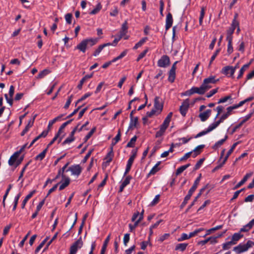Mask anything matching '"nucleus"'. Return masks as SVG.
<instances>
[{
	"label": "nucleus",
	"mask_w": 254,
	"mask_h": 254,
	"mask_svg": "<svg viewBox=\"0 0 254 254\" xmlns=\"http://www.w3.org/2000/svg\"><path fill=\"white\" fill-rule=\"evenodd\" d=\"M98 42L97 38H88L83 40L79 43L75 47V49H77L85 53L86 49L89 47H91L95 45Z\"/></svg>",
	"instance_id": "f257e3e1"
},
{
	"label": "nucleus",
	"mask_w": 254,
	"mask_h": 254,
	"mask_svg": "<svg viewBox=\"0 0 254 254\" xmlns=\"http://www.w3.org/2000/svg\"><path fill=\"white\" fill-rule=\"evenodd\" d=\"M237 18L238 14L236 13L234 15L231 26L227 31V41H232L233 40V34L237 26L239 25V21L237 20Z\"/></svg>",
	"instance_id": "f03ea898"
},
{
	"label": "nucleus",
	"mask_w": 254,
	"mask_h": 254,
	"mask_svg": "<svg viewBox=\"0 0 254 254\" xmlns=\"http://www.w3.org/2000/svg\"><path fill=\"white\" fill-rule=\"evenodd\" d=\"M254 246V242L249 240L245 244H240L237 246L233 248V251L237 254H241L247 251L249 249Z\"/></svg>",
	"instance_id": "7ed1b4c3"
},
{
	"label": "nucleus",
	"mask_w": 254,
	"mask_h": 254,
	"mask_svg": "<svg viewBox=\"0 0 254 254\" xmlns=\"http://www.w3.org/2000/svg\"><path fill=\"white\" fill-rule=\"evenodd\" d=\"M198 180H195V181L193 184V186L189 190L188 194L185 196L183 202L181 204V205L180 206L181 208H183L187 204V203H188V201L190 199L192 193L196 189L197 186H198Z\"/></svg>",
	"instance_id": "20e7f679"
},
{
	"label": "nucleus",
	"mask_w": 254,
	"mask_h": 254,
	"mask_svg": "<svg viewBox=\"0 0 254 254\" xmlns=\"http://www.w3.org/2000/svg\"><path fill=\"white\" fill-rule=\"evenodd\" d=\"M238 67V64H237L234 67L229 65L226 66L222 69L221 72L225 75L233 78L234 73Z\"/></svg>",
	"instance_id": "39448f33"
},
{
	"label": "nucleus",
	"mask_w": 254,
	"mask_h": 254,
	"mask_svg": "<svg viewBox=\"0 0 254 254\" xmlns=\"http://www.w3.org/2000/svg\"><path fill=\"white\" fill-rule=\"evenodd\" d=\"M82 168L80 165H73L70 166L66 171H70L71 175L78 177L81 174Z\"/></svg>",
	"instance_id": "423d86ee"
},
{
	"label": "nucleus",
	"mask_w": 254,
	"mask_h": 254,
	"mask_svg": "<svg viewBox=\"0 0 254 254\" xmlns=\"http://www.w3.org/2000/svg\"><path fill=\"white\" fill-rule=\"evenodd\" d=\"M27 144H25L23 145L20 150L19 151H17L10 157L9 160H8V164L10 166H12L14 165V163L15 162L16 160L19 157L20 154L24 150V149L27 147Z\"/></svg>",
	"instance_id": "0eeeda50"
},
{
	"label": "nucleus",
	"mask_w": 254,
	"mask_h": 254,
	"mask_svg": "<svg viewBox=\"0 0 254 254\" xmlns=\"http://www.w3.org/2000/svg\"><path fill=\"white\" fill-rule=\"evenodd\" d=\"M83 246V242L81 238H80L70 247L69 254H76L78 249H80Z\"/></svg>",
	"instance_id": "6e6552de"
},
{
	"label": "nucleus",
	"mask_w": 254,
	"mask_h": 254,
	"mask_svg": "<svg viewBox=\"0 0 254 254\" xmlns=\"http://www.w3.org/2000/svg\"><path fill=\"white\" fill-rule=\"evenodd\" d=\"M170 61L169 57L167 55H163L158 60L157 62V65L160 67H166L169 65Z\"/></svg>",
	"instance_id": "1a4fd4ad"
},
{
	"label": "nucleus",
	"mask_w": 254,
	"mask_h": 254,
	"mask_svg": "<svg viewBox=\"0 0 254 254\" xmlns=\"http://www.w3.org/2000/svg\"><path fill=\"white\" fill-rule=\"evenodd\" d=\"M218 81H219V79H216L215 76L211 75V76H209L207 78H205L203 80L202 84L203 85V86L205 87V88L207 91L208 89H210V87H208L207 85H208V83L211 84H215Z\"/></svg>",
	"instance_id": "9d476101"
},
{
	"label": "nucleus",
	"mask_w": 254,
	"mask_h": 254,
	"mask_svg": "<svg viewBox=\"0 0 254 254\" xmlns=\"http://www.w3.org/2000/svg\"><path fill=\"white\" fill-rule=\"evenodd\" d=\"M154 107L157 111H162L163 108V101L160 97L156 96L154 98Z\"/></svg>",
	"instance_id": "9b49d317"
},
{
	"label": "nucleus",
	"mask_w": 254,
	"mask_h": 254,
	"mask_svg": "<svg viewBox=\"0 0 254 254\" xmlns=\"http://www.w3.org/2000/svg\"><path fill=\"white\" fill-rule=\"evenodd\" d=\"M254 98L253 96L250 97L248 98L247 99L241 101L238 104H236V105H234L233 106H229L227 108V111H232L233 110L236 109L238 108V107L242 106L244 104H245L247 102L252 101L254 99Z\"/></svg>",
	"instance_id": "f8f14e48"
},
{
	"label": "nucleus",
	"mask_w": 254,
	"mask_h": 254,
	"mask_svg": "<svg viewBox=\"0 0 254 254\" xmlns=\"http://www.w3.org/2000/svg\"><path fill=\"white\" fill-rule=\"evenodd\" d=\"M254 98L253 96L250 97L248 98L247 99L241 101L238 104H236V105H234L233 106H229L227 108V111H232L233 110L236 109L238 108V107L242 106L244 104H245L247 102L252 101L254 99Z\"/></svg>",
	"instance_id": "ddd939ff"
},
{
	"label": "nucleus",
	"mask_w": 254,
	"mask_h": 254,
	"mask_svg": "<svg viewBox=\"0 0 254 254\" xmlns=\"http://www.w3.org/2000/svg\"><path fill=\"white\" fill-rule=\"evenodd\" d=\"M231 114V112H226L221 115L220 119L211 125L215 128L218 126V125L222 122H223L225 119H226Z\"/></svg>",
	"instance_id": "4468645a"
},
{
	"label": "nucleus",
	"mask_w": 254,
	"mask_h": 254,
	"mask_svg": "<svg viewBox=\"0 0 254 254\" xmlns=\"http://www.w3.org/2000/svg\"><path fill=\"white\" fill-rule=\"evenodd\" d=\"M76 113V112H72L71 114H70L69 115L67 116L64 119H62V117H63V115H61V116H59L56 117L54 119H53V120H52L49 121V124H48V127L49 128L51 127H52L54 125V124H55L57 121H61L62 120H64V119H66L67 118H70V117H72Z\"/></svg>",
	"instance_id": "2eb2a0df"
},
{
	"label": "nucleus",
	"mask_w": 254,
	"mask_h": 254,
	"mask_svg": "<svg viewBox=\"0 0 254 254\" xmlns=\"http://www.w3.org/2000/svg\"><path fill=\"white\" fill-rule=\"evenodd\" d=\"M191 91L192 92L193 94L197 93L200 95H202L205 93L207 91L202 84L199 87H192L191 88Z\"/></svg>",
	"instance_id": "dca6fc26"
},
{
	"label": "nucleus",
	"mask_w": 254,
	"mask_h": 254,
	"mask_svg": "<svg viewBox=\"0 0 254 254\" xmlns=\"http://www.w3.org/2000/svg\"><path fill=\"white\" fill-rule=\"evenodd\" d=\"M173 22V16L171 13L169 12L166 15L165 29L167 31L172 26Z\"/></svg>",
	"instance_id": "f3484780"
},
{
	"label": "nucleus",
	"mask_w": 254,
	"mask_h": 254,
	"mask_svg": "<svg viewBox=\"0 0 254 254\" xmlns=\"http://www.w3.org/2000/svg\"><path fill=\"white\" fill-rule=\"evenodd\" d=\"M252 116V113H250L248 115H247L245 118H243L239 124L236 126L232 130V133H234L236 130L239 128L243 124H244L246 122H247L248 120H249Z\"/></svg>",
	"instance_id": "a211bd4d"
},
{
	"label": "nucleus",
	"mask_w": 254,
	"mask_h": 254,
	"mask_svg": "<svg viewBox=\"0 0 254 254\" xmlns=\"http://www.w3.org/2000/svg\"><path fill=\"white\" fill-rule=\"evenodd\" d=\"M253 175V173H247L243 178V179L239 182L236 186L234 188V190L237 189L242 186L249 178H250Z\"/></svg>",
	"instance_id": "6ab92c4d"
},
{
	"label": "nucleus",
	"mask_w": 254,
	"mask_h": 254,
	"mask_svg": "<svg viewBox=\"0 0 254 254\" xmlns=\"http://www.w3.org/2000/svg\"><path fill=\"white\" fill-rule=\"evenodd\" d=\"M214 129H215L214 128V127L212 126V125L211 124L207 129H206L205 130H204L200 132H199L198 133H197L195 136H194V138H198L199 137H201L203 135H204L205 134H206L207 133H208V132L211 131L212 130H213Z\"/></svg>",
	"instance_id": "aec40b11"
},
{
	"label": "nucleus",
	"mask_w": 254,
	"mask_h": 254,
	"mask_svg": "<svg viewBox=\"0 0 254 254\" xmlns=\"http://www.w3.org/2000/svg\"><path fill=\"white\" fill-rule=\"evenodd\" d=\"M131 177L129 176H127L126 179L123 181V182L122 183L120 189H119V192H121L123 191L124 188L129 184L130 180L131 179Z\"/></svg>",
	"instance_id": "412c9836"
},
{
	"label": "nucleus",
	"mask_w": 254,
	"mask_h": 254,
	"mask_svg": "<svg viewBox=\"0 0 254 254\" xmlns=\"http://www.w3.org/2000/svg\"><path fill=\"white\" fill-rule=\"evenodd\" d=\"M243 236L244 235L241 234L240 232L239 233H235L233 235L231 241L233 243V245H235Z\"/></svg>",
	"instance_id": "4be33fe9"
},
{
	"label": "nucleus",
	"mask_w": 254,
	"mask_h": 254,
	"mask_svg": "<svg viewBox=\"0 0 254 254\" xmlns=\"http://www.w3.org/2000/svg\"><path fill=\"white\" fill-rule=\"evenodd\" d=\"M133 112H130V122L128 127L129 129H131L133 127H134L136 126L138 121V119L137 117H133Z\"/></svg>",
	"instance_id": "5701e85b"
},
{
	"label": "nucleus",
	"mask_w": 254,
	"mask_h": 254,
	"mask_svg": "<svg viewBox=\"0 0 254 254\" xmlns=\"http://www.w3.org/2000/svg\"><path fill=\"white\" fill-rule=\"evenodd\" d=\"M161 163V161H158L155 166L151 169L149 173L147 175V177L151 175H153L156 174L157 172H158L160 168L159 167V165Z\"/></svg>",
	"instance_id": "b1692460"
},
{
	"label": "nucleus",
	"mask_w": 254,
	"mask_h": 254,
	"mask_svg": "<svg viewBox=\"0 0 254 254\" xmlns=\"http://www.w3.org/2000/svg\"><path fill=\"white\" fill-rule=\"evenodd\" d=\"M48 133V131L47 130H44L43 132L39 134L38 136L36 137L31 142L30 145L27 147L28 148H30L36 141H37L39 139H40L41 137H46Z\"/></svg>",
	"instance_id": "393cba45"
},
{
	"label": "nucleus",
	"mask_w": 254,
	"mask_h": 254,
	"mask_svg": "<svg viewBox=\"0 0 254 254\" xmlns=\"http://www.w3.org/2000/svg\"><path fill=\"white\" fill-rule=\"evenodd\" d=\"M254 225V219L240 229V232H248Z\"/></svg>",
	"instance_id": "a878e982"
},
{
	"label": "nucleus",
	"mask_w": 254,
	"mask_h": 254,
	"mask_svg": "<svg viewBox=\"0 0 254 254\" xmlns=\"http://www.w3.org/2000/svg\"><path fill=\"white\" fill-rule=\"evenodd\" d=\"M109 45L110 44L109 43H105L104 44L99 45L97 49H96L93 53V56L94 57L97 56L105 47L109 46Z\"/></svg>",
	"instance_id": "bb28decb"
},
{
	"label": "nucleus",
	"mask_w": 254,
	"mask_h": 254,
	"mask_svg": "<svg viewBox=\"0 0 254 254\" xmlns=\"http://www.w3.org/2000/svg\"><path fill=\"white\" fill-rule=\"evenodd\" d=\"M190 101L189 99L185 100L180 107V111H187L189 109Z\"/></svg>",
	"instance_id": "cd10ccee"
},
{
	"label": "nucleus",
	"mask_w": 254,
	"mask_h": 254,
	"mask_svg": "<svg viewBox=\"0 0 254 254\" xmlns=\"http://www.w3.org/2000/svg\"><path fill=\"white\" fill-rule=\"evenodd\" d=\"M172 115H173L172 112H170V113L166 117V118L164 120L163 124L161 125L164 126V127L167 128L169 127V125L170 124L171 118L172 117Z\"/></svg>",
	"instance_id": "c85d7f7f"
},
{
	"label": "nucleus",
	"mask_w": 254,
	"mask_h": 254,
	"mask_svg": "<svg viewBox=\"0 0 254 254\" xmlns=\"http://www.w3.org/2000/svg\"><path fill=\"white\" fill-rule=\"evenodd\" d=\"M138 98H134L131 101H130L128 104V106L127 110L132 109L131 111H135L136 109V105L135 104V101L138 100Z\"/></svg>",
	"instance_id": "c756f323"
},
{
	"label": "nucleus",
	"mask_w": 254,
	"mask_h": 254,
	"mask_svg": "<svg viewBox=\"0 0 254 254\" xmlns=\"http://www.w3.org/2000/svg\"><path fill=\"white\" fill-rule=\"evenodd\" d=\"M167 128L161 125L160 127L159 130L157 131L156 133L155 137L156 138H159L163 135Z\"/></svg>",
	"instance_id": "7c9ffc66"
},
{
	"label": "nucleus",
	"mask_w": 254,
	"mask_h": 254,
	"mask_svg": "<svg viewBox=\"0 0 254 254\" xmlns=\"http://www.w3.org/2000/svg\"><path fill=\"white\" fill-rule=\"evenodd\" d=\"M176 78V71L170 70L169 71V76L168 80L171 82L173 83L174 82Z\"/></svg>",
	"instance_id": "2f4dec72"
},
{
	"label": "nucleus",
	"mask_w": 254,
	"mask_h": 254,
	"mask_svg": "<svg viewBox=\"0 0 254 254\" xmlns=\"http://www.w3.org/2000/svg\"><path fill=\"white\" fill-rule=\"evenodd\" d=\"M48 151V147L45 149L42 152L35 157L36 160L42 161L45 157L46 153Z\"/></svg>",
	"instance_id": "473e14b6"
},
{
	"label": "nucleus",
	"mask_w": 254,
	"mask_h": 254,
	"mask_svg": "<svg viewBox=\"0 0 254 254\" xmlns=\"http://www.w3.org/2000/svg\"><path fill=\"white\" fill-rule=\"evenodd\" d=\"M110 235H109L106 238V239H105L104 242V244L103 245V246L102 247V249H101V253H100V254H104L105 253V252L106 250V248H107V245L110 241Z\"/></svg>",
	"instance_id": "72a5a7b5"
},
{
	"label": "nucleus",
	"mask_w": 254,
	"mask_h": 254,
	"mask_svg": "<svg viewBox=\"0 0 254 254\" xmlns=\"http://www.w3.org/2000/svg\"><path fill=\"white\" fill-rule=\"evenodd\" d=\"M250 64V63L247 64H245L241 67L239 71V74L237 77L238 79H240L242 77L244 71L249 67Z\"/></svg>",
	"instance_id": "f704fd0d"
},
{
	"label": "nucleus",
	"mask_w": 254,
	"mask_h": 254,
	"mask_svg": "<svg viewBox=\"0 0 254 254\" xmlns=\"http://www.w3.org/2000/svg\"><path fill=\"white\" fill-rule=\"evenodd\" d=\"M210 112H201L199 115V117L202 122L205 121L210 116Z\"/></svg>",
	"instance_id": "c9c22d12"
},
{
	"label": "nucleus",
	"mask_w": 254,
	"mask_h": 254,
	"mask_svg": "<svg viewBox=\"0 0 254 254\" xmlns=\"http://www.w3.org/2000/svg\"><path fill=\"white\" fill-rule=\"evenodd\" d=\"M137 149H133L131 151V154L132 155L129 157V159L127 161V163H129L130 164H132L135 158L136 157V154H137Z\"/></svg>",
	"instance_id": "e433bc0d"
},
{
	"label": "nucleus",
	"mask_w": 254,
	"mask_h": 254,
	"mask_svg": "<svg viewBox=\"0 0 254 254\" xmlns=\"http://www.w3.org/2000/svg\"><path fill=\"white\" fill-rule=\"evenodd\" d=\"M64 182L60 185L59 187V190H64L65 187L68 186L70 183V179L69 178H64Z\"/></svg>",
	"instance_id": "4c0bfd02"
},
{
	"label": "nucleus",
	"mask_w": 254,
	"mask_h": 254,
	"mask_svg": "<svg viewBox=\"0 0 254 254\" xmlns=\"http://www.w3.org/2000/svg\"><path fill=\"white\" fill-rule=\"evenodd\" d=\"M147 37H144L142 38L139 42H138L135 46L133 47V50H136L138 48L142 46L144 43L147 41Z\"/></svg>",
	"instance_id": "58836bf2"
},
{
	"label": "nucleus",
	"mask_w": 254,
	"mask_h": 254,
	"mask_svg": "<svg viewBox=\"0 0 254 254\" xmlns=\"http://www.w3.org/2000/svg\"><path fill=\"white\" fill-rule=\"evenodd\" d=\"M190 166V164H187L185 165H183L178 168L176 172V175H179L181 174L184 171H185L186 169H187Z\"/></svg>",
	"instance_id": "ea45409f"
},
{
	"label": "nucleus",
	"mask_w": 254,
	"mask_h": 254,
	"mask_svg": "<svg viewBox=\"0 0 254 254\" xmlns=\"http://www.w3.org/2000/svg\"><path fill=\"white\" fill-rule=\"evenodd\" d=\"M227 138H228V136L227 135H226L225 136L224 138L218 141L217 142H216L215 143V144L214 145V146L213 147V148L217 149L218 147H219L220 146H221L224 143V142L226 141V140L227 139Z\"/></svg>",
	"instance_id": "a19ab883"
},
{
	"label": "nucleus",
	"mask_w": 254,
	"mask_h": 254,
	"mask_svg": "<svg viewBox=\"0 0 254 254\" xmlns=\"http://www.w3.org/2000/svg\"><path fill=\"white\" fill-rule=\"evenodd\" d=\"M113 156L114 153L113 151V148L111 147V150L108 153L105 157V159L106 160V162L107 163H109L112 161Z\"/></svg>",
	"instance_id": "79ce46f5"
},
{
	"label": "nucleus",
	"mask_w": 254,
	"mask_h": 254,
	"mask_svg": "<svg viewBox=\"0 0 254 254\" xmlns=\"http://www.w3.org/2000/svg\"><path fill=\"white\" fill-rule=\"evenodd\" d=\"M92 95L91 92H87L83 95L79 99H78L75 103V106H77L82 101L90 97Z\"/></svg>",
	"instance_id": "37998d69"
},
{
	"label": "nucleus",
	"mask_w": 254,
	"mask_h": 254,
	"mask_svg": "<svg viewBox=\"0 0 254 254\" xmlns=\"http://www.w3.org/2000/svg\"><path fill=\"white\" fill-rule=\"evenodd\" d=\"M102 8V5L100 3H98L95 8L89 12L91 15L96 14L98 13Z\"/></svg>",
	"instance_id": "c03bdc74"
},
{
	"label": "nucleus",
	"mask_w": 254,
	"mask_h": 254,
	"mask_svg": "<svg viewBox=\"0 0 254 254\" xmlns=\"http://www.w3.org/2000/svg\"><path fill=\"white\" fill-rule=\"evenodd\" d=\"M34 193V191L31 192L28 194L24 199L21 204V208L23 209L27 202V201L32 196Z\"/></svg>",
	"instance_id": "a18cd8bd"
},
{
	"label": "nucleus",
	"mask_w": 254,
	"mask_h": 254,
	"mask_svg": "<svg viewBox=\"0 0 254 254\" xmlns=\"http://www.w3.org/2000/svg\"><path fill=\"white\" fill-rule=\"evenodd\" d=\"M188 244L187 243H181V244H178L176 246V248H175V250H180L182 252L184 251L185 250V249H186L187 247L188 246Z\"/></svg>",
	"instance_id": "49530a36"
},
{
	"label": "nucleus",
	"mask_w": 254,
	"mask_h": 254,
	"mask_svg": "<svg viewBox=\"0 0 254 254\" xmlns=\"http://www.w3.org/2000/svg\"><path fill=\"white\" fill-rule=\"evenodd\" d=\"M205 7H202L201 8L200 13V16L199 18V23L200 25H202L203 22V19L205 15Z\"/></svg>",
	"instance_id": "de8ad7c7"
},
{
	"label": "nucleus",
	"mask_w": 254,
	"mask_h": 254,
	"mask_svg": "<svg viewBox=\"0 0 254 254\" xmlns=\"http://www.w3.org/2000/svg\"><path fill=\"white\" fill-rule=\"evenodd\" d=\"M50 72V71L48 69H45L39 72L37 78H42Z\"/></svg>",
	"instance_id": "09e8293b"
},
{
	"label": "nucleus",
	"mask_w": 254,
	"mask_h": 254,
	"mask_svg": "<svg viewBox=\"0 0 254 254\" xmlns=\"http://www.w3.org/2000/svg\"><path fill=\"white\" fill-rule=\"evenodd\" d=\"M233 151L234 150H233L231 148L229 150V151L227 153L226 156L224 157L223 161L221 163V164L218 166V167H221L223 166V165L225 163L226 161L228 159L229 156L231 154Z\"/></svg>",
	"instance_id": "8fccbe9b"
},
{
	"label": "nucleus",
	"mask_w": 254,
	"mask_h": 254,
	"mask_svg": "<svg viewBox=\"0 0 254 254\" xmlns=\"http://www.w3.org/2000/svg\"><path fill=\"white\" fill-rule=\"evenodd\" d=\"M127 50L124 51L123 52H122L121 53V54L119 56L117 57L116 58H114L112 60V62H116L118 60L122 59L127 54Z\"/></svg>",
	"instance_id": "3c124183"
},
{
	"label": "nucleus",
	"mask_w": 254,
	"mask_h": 254,
	"mask_svg": "<svg viewBox=\"0 0 254 254\" xmlns=\"http://www.w3.org/2000/svg\"><path fill=\"white\" fill-rule=\"evenodd\" d=\"M136 139L137 137L136 136H134L133 137H132L130 141L127 143V147H133L136 140Z\"/></svg>",
	"instance_id": "603ef678"
},
{
	"label": "nucleus",
	"mask_w": 254,
	"mask_h": 254,
	"mask_svg": "<svg viewBox=\"0 0 254 254\" xmlns=\"http://www.w3.org/2000/svg\"><path fill=\"white\" fill-rule=\"evenodd\" d=\"M20 196H21L20 193H18L16 196H15V197L14 198L13 206V208H12L13 211H14L16 209L18 202V200H19Z\"/></svg>",
	"instance_id": "864d4df0"
},
{
	"label": "nucleus",
	"mask_w": 254,
	"mask_h": 254,
	"mask_svg": "<svg viewBox=\"0 0 254 254\" xmlns=\"http://www.w3.org/2000/svg\"><path fill=\"white\" fill-rule=\"evenodd\" d=\"M233 244L231 241L227 242L222 244V248L223 250H227L229 249Z\"/></svg>",
	"instance_id": "5fc2aeb1"
},
{
	"label": "nucleus",
	"mask_w": 254,
	"mask_h": 254,
	"mask_svg": "<svg viewBox=\"0 0 254 254\" xmlns=\"http://www.w3.org/2000/svg\"><path fill=\"white\" fill-rule=\"evenodd\" d=\"M228 100H232V96L231 95H228V96H225L223 98L220 99L218 102V103L220 104V103H224V102H226V101H227Z\"/></svg>",
	"instance_id": "6e6d98bb"
},
{
	"label": "nucleus",
	"mask_w": 254,
	"mask_h": 254,
	"mask_svg": "<svg viewBox=\"0 0 254 254\" xmlns=\"http://www.w3.org/2000/svg\"><path fill=\"white\" fill-rule=\"evenodd\" d=\"M148 49L147 48L145 50H144L142 52H141L139 55H138V57H137V59H136V61L137 62H138L139 61H140L141 59H142L145 55L146 54H147V53L148 52Z\"/></svg>",
	"instance_id": "4d7b16f0"
},
{
	"label": "nucleus",
	"mask_w": 254,
	"mask_h": 254,
	"mask_svg": "<svg viewBox=\"0 0 254 254\" xmlns=\"http://www.w3.org/2000/svg\"><path fill=\"white\" fill-rule=\"evenodd\" d=\"M204 161V158L200 159L195 164V165L194 167V170H198V169H199V168L201 166Z\"/></svg>",
	"instance_id": "13d9d810"
},
{
	"label": "nucleus",
	"mask_w": 254,
	"mask_h": 254,
	"mask_svg": "<svg viewBox=\"0 0 254 254\" xmlns=\"http://www.w3.org/2000/svg\"><path fill=\"white\" fill-rule=\"evenodd\" d=\"M204 147V145H199L197 146L196 147H195L192 151L198 153V154H199L201 152V149H203Z\"/></svg>",
	"instance_id": "bf43d9fd"
},
{
	"label": "nucleus",
	"mask_w": 254,
	"mask_h": 254,
	"mask_svg": "<svg viewBox=\"0 0 254 254\" xmlns=\"http://www.w3.org/2000/svg\"><path fill=\"white\" fill-rule=\"evenodd\" d=\"M204 147V145H199L197 146L196 147H195L192 151L198 153V154H199L201 152V149H203Z\"/></svg>",
	"instance_id": "052dcab7"
},
{
	"label": "nucleus",
	"mask_w": 254,
	"mask_h": 254,
	"mask_svg": "<svg viewBox=\"0 0 254 254\" xmlns=\"http://www.w3.org/2000/svg\"><path fill=\"white\" fill-rule=\"evenodd\" d=\"M204 147V145H199L197 146L196 147H195L192 151L198 153V154H199L201 152V149H203Z\"/></svg>",
	"instance_id": "680f3d73"
},
{
	"label": "nucleus",
	"mask_w": 254,
	"mask_h": 254,
	"mask_svg": "<svg viewBox=\"0 0 254 254\" xmlns=\"http://www.w3.org/2000/svg\"><path fill=\"white\" fill-rule=\"evenodd\" d=\"M203 230H204V229H203V228H200L198 229H196L195 231H194L193 232L190 233V234L189 235V237L190 238L195 236L196 234H197L198 233H199L201 231H203Z\"/></svg>",
	"instance_id": "e2e57ef3"
},
{
	"label": "nucleus",
	"mask_w": 254,
	"mask_h": 254,
	"mask_svg": "<svg viewBox=\"0 0 254 254\" xmlns=\"http://www.w3.org/2000/svg\"><path fill=\"white\" fill-rule=\"evenodd\" d=\"M139 222H139V221L136 220V221H135L134 224H129L128 225V226L129 228L130 231L132 232L135 229V228L138 226Z\"/></svg>",
	"instance_id": "0e129e2a"
},
{
	"label": "nucleus",
	"mask_w": 254,
	"mask_h": 254,
	"mask_svg": "<svg viewBox=\"0 0 254 254\" xmlns=\"http://www.w3.org/2000/svg\"><path fill=\"white\" fill-rule=\"evenodd\" d=\"M159 199H160V195L159 194L156 195L155 196L154 198L153 199V200L151 202L150 205L151 206L155 205V204H156L157 203H158V202L159 201Z\"/></svg>",
	"instance_id": "69168bd1"
},
{
	"label": "nucleus",
	"mask_w": 254,
	"mask_h": 254,
	"mask_svg": "<svg viewBox=\"0 0 254 254\" xmlns=\"http://www.w3.org/2000/svg\"><path fill=\"white\" fill-rule=\"evenodd\" d=\"M72 97H73V95H71L69 97L68 99L67 100V101L64 106V109L65 110H67L68 109V108L69 107V106L72 101Z\"/></svg>",
	"instance_id": "338daca9"
},
{
	"label": "nucleus",
	"mask_w": 254,
	"mask_h": 254,
	"mask_svg": "<svg viewBox=\"0 0 254 254\" xmlns=\"http://www.w3.org/2000/svg\"><path fill=\"white\" fill-rule=\"evenodd\" d=\"M228 41V48H227V52L229 54H231L233 51V47H232V41Z\"/></svg>",
	"instance_id": "774afa93"
}]
</instances>
